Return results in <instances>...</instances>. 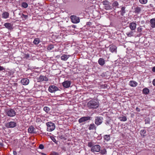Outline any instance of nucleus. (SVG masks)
<instances>
[{
	"mask_svg": "<svg viewBox=\"0 0 155 155\" xmlns=\"http://www.w3.org/2000/svg\"><path fill=\"white\" fill-rule=\"evenodd\" d=\"M99 106L98 101L94 98H91L87 103V107L89 109H96Z\"/></svg>",
	"mask_w": 155,
	"mask_h": 155,
	"instance_id": "nucleus-1",
	"label": "nucleus"
},
{
	"mask_svg": "<svg viewBox=\"0 0 155 155\" xmlns=\"http://www.w3.org/2000/svg\"><path fill=\"white\" fill-rule=\"evenodd\" d=\"M47 127V130L48 131H52L54 130L55 128L54 123L51 122H49L46 123Z\"/></svg>",
	"mask_w": 155,
	"mask_h": 155,
	"instance_id": "nucleus-2",
	"label": "nucleus"
},
{
	"mask_svg": "<svg viewBox=\"0 0 155 155\" xmlns=\"http://www.w3.org/2000/svg\"><path fill=\"white\" fill-rule=\"evenodd\" d=\"M5 113L6 115L9 117H13L16 114V112L15 110L12 108L7 109Z\"/></svg>",
	"mask_w": 155,
	"mask_h": 155,
	"instance_id": "nucleus-3",
	"label": "nucleus"
},
{
	"mask_svg": "<svg viewBox=\"0 0 155 155\" xmlns=\"http://www.w3.org/2000/svg\"><path fill=\"white\" fill-rule=\"evenodd\" d=\"M91 117L90 116L83 117L78 120V122L81 123V125H84L85 124V122L88 120H91Z\"/></svg>",
	"mask_w": 155,
	"mask_h": 155,
	"instance_id": "nucleus-4",
	"label": "nucleus"
},
{
	"mask_svg": "<svg viewBox=\"0 0 155 155\" xmlns=\"http://www.w3.org/2000/svg\"><path fill=\"white\" fill-rule=\"evenodd\" d=\"M103 120V117L99 116H97L95 117L94 123L97 125L99 126L102 124Z\"/></svg>",
	"mask_w": 155,
	"mask_h": 155,
	"instance_id": "nucleus-5",
	"label": "nucleus"
},
{
	"mask_svg": "<svg viewBox=\"0 0 155 155\" xmlns=\"http://www.w3.org/2000/svg\"><path fill=\"white\" fill-rule=\"evenodd\" d=\"M101 149V146L99 145H95L93 146L91 150V151L93 153L98 152H100Z\"/></svg>",
	"mask_w": 155,
	"mask_h": 155,
	"instance_id": "nucleus-6",
	"label": "nucleus"
},
{
	"mask_svg": "<svg viewBox=\"0 0 155 155\" xmlns=\"http://www.w3.org/2000/svg\"><path fill=\"white\" fill-rule=\"evenodd\" d=\"M5 126L8 128H14L17 126V123L14 121H10L6 123Z\"/></svg>",
	"mask_w": 155,
	"mask_h": 155,
	"instance_id": "nucleus-7",
	"label": "nucleus"
},
{
	"mask_svg": "<svg viewBox=\"0 0 155 155\" xmlns=\"http://www.w3.org/2000/svg\"><path fill=\"white\" fill-rule=\"evenodd\" d=\"M48 91L51 93H54L58 91H60L56 86L54 85H50L48 87Z\"/></svg>",
	"mask_w": 155,
	"mask_h": 155,
	"instance_id": "nucleus-8",
	"label": "nucleus"
},
{
	"mask_svg": "<svg viewBox=\"0 0 155 155\" xmlns=\"http://www.w3.org/2000/svg\"><path fill=\"white\" fill-rule=\"evenodd\" d=\"M70 18L72 22L73 23H78L80 22V19L79 17L75 15L71 16Z\"/></svg>",
	"mask_w": 155,
	"mask_h": 155,
	"instance_id": "nucleus-9",
	"label": "nucleus"
},
{
	"mask_svg": "<svg viewBox=\"0 0 155 155\" xmlns=\"http://www.w3.org/2000/svg\"><path fill=\"white\" fill-rule=\"evenodd\" d=\"M136 22H133L130 23L129 27L131 30L135 31L136 28Z\"/></svg>",
	"mask_w": 155,
	"mask_h": 155,
	"instance_id": "nucleus-10",
	"label": "nucleus"
},
{
	"mask_svg": "<svg viewBox=\"0 0 155 155\" xmlns=\"http://www.w3.org/2000/svg\"><path fill=\"white\" fill-rule=\"evenodd\" d=\"M4 25L6 28L10 30H12L13 28V25L10 23H6L4 24Z\"/></svg>",
	"mask_w": 155,
	"mask_h": 155,
	"instance_id": "nucleus-11",
	"label": "nucleus"
},
{
	"mask_svg": "<svg viewBox=\"0 0 155 155\" xmlns=\"http://www.w3.org/2000/svg\"><path fill=\"white\" fill-rule=\"evenodd\" d=\"M71 84V82L70 81H64L62 83V85L63 87L65 88H68Z\"/></svg>",
	"mask_w": 155,
	"mask_h": 155,
	"instance_id": "nucleus-12",
	"label": "nucleus"
},
{
	"mask_svg": "<svg viewBox=\"0 0 155 155\" xmlns=\"http://www.w3.org/2000/svg\"><path fill=\"white\" fill-rule=\"evenodd\" d=\"M29 82V79L26 78L22 79L21 81V82L23 85H27L28 84Z\"/></svg>",
	"mask_w": 155,
	"mask_h": 155,
	"instance_id": "nucleus-13",
	"label": "nucleus"
},
{
	"mask_svg": "<svg viewBox=\"0 0 155 155\" xmlns=\"http://www.w3.org/2000/svg\"><path fill=\"white\" fill-rule=\"evenodd\" d=\"M110 51L112 53L115 52L116 53L117 51V47L115 45H110Z\"/></svg>",
	"mask_w": 155,
	"mask_h": 155,
	"instance_id": "nucleus-14",
	"label": "nucleus"
},
{
	"mask_svg": "<svg viewBox=\"0 0 155 155\" xmlns=\"http://www.w3.org/2000/svg\"><path fill=\"white\" fill-rule=\"evenodd\" d=\"M39 81L42 82L43 81H48V78L45 76L41 75L39 76Z\"/></svg>",
	"mask_w": 155,
	"mask_h": 155,
	"instance_id": "nucleus-15",
	"label": "nucleus"
},
{
	"mask_svg": "<svg viewBox=\"0 0 155 155\" xmlns=\"http://www.w3.org/2000/svg\"><path fill=\"white\" fill-rule=\"evenodd\" d=\"M150 22L151 27L152 28H155V18L151 19Z\"/></svg>",
	"mask_w": 155,
	"mask_h": 155,
	"instance_id": "nucleus-16",
	"label": "nucleus"
},
{
	"mask_svg": "<svg viewBox=\"0 0 155 155\" xmlns=\"http://www.w3.org/2000/svg\"><path fill=\"white\" fill-rule=\"evenodd\" d=\"M98 63L101 66H103L105 64L104 60L102 58H100L98 60Z\"/></svg>",
	"mask_w": 155,
	"mask_h": 155,
	"instance_id": "nucleus-17",
	"label": "nucleus"
},
{
	"mask_svg": "<svg viewBox=\"0 0 155 155\" xmlns=\"http://www.w3.org/2000/svg\"><path fill=\"white\" fill-rule=\"evenodd\" d=\"M96 127L95 124L94 123L91 124H90L88 127V129L89 130H96Z\"/></svg>",
	"mask_w": 155,
	"mask_h": 155,
	"instance_id": "nucleus-18",
	"label": "nucleus"
},
{
	"mask_svg": "<svg viewBox=\"0 0 155 155\" xmlns=\"http://www.w3.org/2000/svg\"><path fill=\"white\" fill-rule=\"evenodd\" d=\"M129 84L131 87H135L137 85V83L135 81H130Z\"/></svg>",
	"mask_w": 155,
	"mask_h": 155,
	"instance_id": "nucleus-19",
	"label": "nucleus"
},
{
	"mask_svg": "<svg viewBox=\"0 0 155 155\" xmlns=\"http://www.w3.org/2000/svg\"><path fill=\"white\" fill-rule=\"evenodd\" d=\"M141 11V9L140 7H137L134 8V12L137 14H139Z\"/></svg>",
	"mask_w": 155,
	"mask_h": 155,
	"instance_id": "nucleus-20",
	"label": "nucleus"
},
{
	"mask_svg": "<svg viewBox=\"0 0 155 155\" xmlns=\"http://www.w3.org/2000/svg\"><path fill=\"white\" fill-rule=\"evenodd\" d=\"M149 91V90L147 88H144L143 89L142 91L143 93L146 95L148 94Z\"/></svg>",
	"mask_w": 155,
	"mask_h": 155,
	"instance_id": "nucleus-21",
	"label": "nucleus"
},
{
	"mask_svg": "<svg viewBox=\"0 0 155 155\" xmlns=\"http://www.w3.org/2000/svg\"><path fill=\"white\" fill-rule=\"evenodd\" d=\"M34 129V127L33 126H31L28 128V132L31 134L33 133H34L33 131Z\"/></svg>",
	"mask_w": 155,
	"mask_h": 155,
	"instance_id": "nucleus-22",
	"label": "nucleus"
},
{
	"mask_svg": "<svg viewBox=\"0 0 155 155\" xmlns=\"http://www.w3.org/2000/svg\"><path fill=\"white\" fill-rule=\"evenodd\" d=\"M69 58V56L66 54H64L61 57V59L62 60L66 61Z\"/></svg>",
	"mask_w": 155,
	"mask_h": 155,
	"instance_id": "nucleus-23",
	"label": "nucleus"
},
{
	"mask_svg": "<svg viewBox=\"0 0 155 155\" xmlns=\"http://www.w3.org/2000/svg\"><path fill=\"white\" fill-rule=\"evenodd\" d=\"M112 5L113 9L115 10L116 9V7L119 5V4L117 1H115L114 2Z\"/></svg>",
	"mask_w": 155,
	"mask_h": 155,
	"instance_id": "nucleus-24",
	"label": "nucleus"
},
{
	"mask_svg": "<svg viewBox=\"0 0 155 155\" xmlns=\"http://www.w3.org/2000/svg\"><path fill=\"white\" fill-rule=\"evenodd\" d=\"M9 13L7 12H5L2 14V17L5 18H8Z\"/></svg>",
	"mask_w": 155,
	"mask_h": 155,
	"instance_id": "nucleus-25",
	"label": "nucleus"
},
{
	"mask_svg": "<svg viewBox=\"0 0 155 155\" xmlns=\"http://www.w3.org/2000/svg\"><path fill=\"white\" fill-rule=\"evenodd\" d=\"M40 42V40L38 38H35V39L33 43L35 45H38Z\"/></svg>",
	"mask_w": 155,
	"mask_h": 155,
	"instance_id": "nucleus-26",
	"label": "nucleus"
},
{
	"mask_svg": "<svg viewBox=\"0 0 155 155\" xmlns=\"http://www.w3.org/2000/svg\"><path fill=\"white\" fill-rule=\"evenodd\" d=\"M118 118L121 121H125L127 120V117L125 116L119 117Z\"/></svg>",
	"mask_w": 155,
	"mask_h": 155,
	"instance_id": "nucleus-27",
	"label": "nucleus"
},
{
	"mask_svg": "<svg viewBox=\"0 0 155 155\" xmlns=\"http://www.w3.org/2000/svg\"><path fill=\"white\" fill-rule=\"evenodd\" d=\"M104 138L105 140L108 141L110 140V135H105L104 136Z\"/></svg>",
	"mask_w": 155,
	"mask_h": 155,
	"instance_id": "nucleus-28",
	"label": "nucleus"
},
{
	"mask_svg": "<svg viewBox=\"0 0 155 155\" xmlns=\"http://www.w3.org/2000/svg\"><path fill=\"white\" fill-rule=\"evenodd\" d=\"M133 31L131 30L129 32H128L126 33L127 35L129 37H131L133 36Z\"/></svg>",
	"mask_w": 155,
	"mask_h": 155,
	"instance_id": "nucleus-29",
	"label": "nucleus"
},
{
	"mask_svg": "<svg viewBox=\"0 0 155 155\" xmlns=\"http://www.w3.org/2000/svg\"><path fill=\"white\" fill-rule=\"evenodd\" d=\"M125 8V7H122L121 8L120 12H121V15L122 16L124 15V14L126 12Z\"/></svg>",
	"mask_w": 155,
	"mask_h": 155,
	"instance_id": "nucleus-30",
	"label": "nucleus"
},
{
	"mask_svg": "<svg viewBox=\"0 0 155 155\" xmlns=\"http://www.w3.org/2000/svg\"><path fill=\"white\" fill-rule=\"evenodd\" d=\"M100 153L102 155L106 154L107 153V151L105 149H103L100 150Z\"/></svg>",
	"mask_w": 155,
	"mask_h": 155,
	"instance_id": "nucleus-31",
	"label": "nucleus"
},
{
	"mask_svg": "<svg viewBox=\"0 0 155 155\" xmlns=\"http://www.w3.org/2000/svg\"><path fill=\"white\" fill-rule=\"evenodd\" d=\"M54 48V46L53 45H50L48 46L47 49L48 50L50 51L52 49H53Z\"/></svg>",
	"mask_w": 155,
	"mask_h": 155,
	"instance_id": "nucleus-32",
	"label": "nucleus"
},
{
	"mask_svg": "<svg viewBox=\"0 0 155 155\" xmlns=\"http://www.w3.org/2000/svg\"><path fill=\"white\" fill-rule=\"evenodd\" d=\"M28 4L26 2H22L21 3V6L24 8H27L28 7Z\"/></svg>",
	"mask_w": 155,
	"mask_h": 155,
	"instance_id": "nucleus-33",
	"label": "nucleus"
},
{
	"mask_svg": "<svg viewBox=\"0 0 155 155\" xmlns=\"http://www.w3.org/2000/svg\"><path fill=\"white\" fill-rule=\"evenodd\" d=\"M50 108L47 106L43 108V110L46 113H48L50 110Z\"/></svg>",
	"mask_w": 155,
	"mask_h": 155,
	"instance_id": "nucleus-34",
	"label": "nucleus"
},
{
	"mask_svg": "<svg viewBox=\"0 0 155 155\" xmlns=\"http://www.w3.org/2000/svg\"><path fill=\"white\" fill-rule=\"evenodd\" d=\"M103 4L105 6L109 5L110 2L107 0H105L102 2Z\"/></svg>",
	"mask_w": 155,
	"mask_h": 155,
	"instance_id": "nucleus-35",
	"label": "nucleus"
},
{
	"mask_svg": "<svg viewBox=\"0 0 155 155\" xmlns=\"http://www.w3.org/2000/svg\"><path fill=\"white\" fill-rule=\"evenodd\" d=\"M139 2L141 4H146L147 2V0H139Z\"/></svg>",
	"mask_w": 155,
	"mask_h": 155,
	"instance_id": "nucleus-36",
	"label": "nucleus"
},
{
	"mask_svg": "<svg viewBox=\"0 0 155 155\" xmlns=\"http://www.w3.org/2000/svg\"><path fill=\"white\" fill-rule=\"evenodd\" d=\"M143 28L142 27L140 26L138 27L137 29V31L138 33H140L143 30Z\"/></svg>",
	"mask_w": 155,
	"mask_h": 155,
	"instance_id": "nucleus-37",
	"label": "nucleus"
},
{
	"mask_svg": "<svg viewBox=\"0 0 155 155\" xmlns=\"http://www.w3.org/2000/svg\"><path fill=\"white\" fill-rule=\"evenodd\" d=\"M94 143L92 141L89 142L88 143V146L89 147H92L93 146Z\"/></svg>",
	"mask_w": 155,
	"mask_h": 155,
	"instance_id": "nucleus-38",
	"label": "nucleus"
},
{
	"mask_svg": "<svg viewBox=\"0 0 155 155\" xmlns=\"http://www.w3.org/2000/svg\"><path fill=\"white\" fill-rule=\"evenodd\" d=\"M146 133V131L145 130H141L140 131V133L141 135H143V136H144V134Z\"/></svg>",
	"mask_w": 155,
	"mask_h": 155,
	"instance_id": "nucleus-39",
	"label": "nucleus"
},
{
	"mask_svg": "<svg viewBox=\"0 0 155 155\" xmlns=\"http://www.w3.org/2000/svg\"><path fill=\"white\" fill-rule=\"evenodd\" d=\"M145 124H149L150 123V120L149 118H146L145 120Z\"/></svg>",
	"mask_w": 155,
	"mask_h": 155,
	"instance_id": "nucleus-40",
	"label": "nucleus"
},
{
	"mask_svg": "<svg viewBox=\"0 0 155 155\" xmlns=\"http://www.w3.org/2000/svg\"><path fill=\"white\" fill-rule=\"evenodd\" d=\"M104 8L107 10H109L111 9L110 6L109 5L105 6Z\"/></svg>",
	"mask_w": 155,
	"mask_h": 155,
	"instance_id": "nucleus-41",
	"label": "nucleus"
},
{
	"mask_svg": "<svg viewBox=\"0 0 155 155\" xmlns=\"http://www.w3.org/2000/svg\"><path fill=\"white\" fill-rule=\"evenodd\" d=\"M50 155H59L58 153L57 152H55L53 151L52 152H51L50 154Z\"/></svg>",
	"mask_w": 155,
	"mask_h": 155,
	"instance_id": "nucleus-42",
	"label": "nucleus"
},
{
	"mask_svg": "<svg viewBox=\"0 0 155 155\" xmlns=\"http://www.w3.org/2000/svg\"><path fill=\"white\" fill-rule=\"evenodd\" d=\"M39 147L40 149H43L44 148V145L42 144H41L39 145Z\"/></svg>",
	"mask_w": 155,
	"mask_h": 155,
	"instance_id": "nucleus-43",
	"label": "nucleus"
},
{
	"mask_svg": "<svg viewBox=\"0 0 155 155\" xmlns=\"http://www.w3.org/2000/svg\"><path fill=\"white\" fill-rule=\"evenodd\" d=\"M91 25V22H87V23L86 25L87 26V27H90V25Z\"/></svg>",
	"mask_w": 155,
	"mask_h": 155,
	"instance_id": "nucleus-44",
	"label": "nucleus"
},
{
	"mask_svg": "<svg viewBox=\"0 0 155 155\" xmlns=\"http://www.w3.org/2000/svg\"><path fill=\"white\" fill-rule=\"evenodd\" d=\"M51 138L54 142L55 143H56L57 141H56L54 137H52Z\"/></svg>",
	"mask_w": 155,
	"mask_h": 155,
	"instance_id": "nucleus-45",
	"label": "nucleus"
},
{
	"mask_svg": "<svg viewBox=\"0 0 155 155\" xmlns=\"http://www.w3.org/2000/svg\"><path fill=\"white\" fill-rule=\"evenodd\" d=\"M5 68H4L3 67L0 66V71H2L3 70L5 71Z\"/></svg>",
	"mask_w": 155,
	"mask_h": 155,
	"instance_id": "nucleus-46",
	"label": "nucleus"
},
{
	"mask_svg": "<svg viewBox=\"0 0 155 155\" xmlns=\"http://www.w3.org/2000/svg\"><path fill=\"white\" fill-rule=\"evenodd\" d=\"M22 17L24 18H25L26 19L28 18V16L27 15H25L23 14H22Z\"/></svg>",
	"mask_w": 155,
	"mask_h": 155,
	"instance_id": "nucleus-47",
	"label": "nucleus"
},
{
	"mask_svg": "<svg viewBox=\"0 0 155 155\" xmlns=\"http://www.w3.org/2000/svg\"><path fill=\"white\" fill-rule=\"evenodd\" d=\"M136 110L138 112H140V109L138 107H137L136 108Z\"/></svg>",
	"mask_w": 155,
	"mask_h": 155,
	"instance_id": "nucleus-48",
	"label": "nucleus"
},
{
	"mask_svg": "<svg viewBox=\"0 0 155 155\" xmlns=\"http://www.w3.org/2000/svg\"><path fill=\"white\" fill-rule=\"evenodd\" d=\"M153 84L154 86H155V79H153Z\"/></svg>",
	"mask_w": 155,
	"mask_h": 155,
	"instance_id": "nucleus-49",
	"label": "nucleus"
},
{
	"mask_svg": "<svg viewBox=\"0 0 155 155\" xmlns=\"http://www.w3.org/2000/svg\"><path fill=\"white\" fill-rule=\"evenodd\" d=\"M152 71L153 72H155V66L153 67L152 69Z\"/></svg>",
	"mask_w": 155,
	"mask_h": 155,
	"instance_id": "nucleus-50",
	"label": "nucleus"
},
{
	"mask_svg": "<svg viewBox=\"0 0 155 155\" xmlns=\"http://www.w3.org/2000/svg\"><path fill=\"white\" fill-rule=\"evenodd\" d=\"M3 144L1 142H0V147H2L3 146Z\"/></svg>",
	"mask_w": 155,
	"mask_h": 155,
	"instance_id": "nucleus-51",
	"label": "nucleus"
},
{
	"mask_svg": "<svg viewBox=\"0 0 155 155\" xmlns=\"http://www.w3.org/2000/svg\"><path fill=\"white\" fill-rule=\"evenodd\" d=\"M105 124L107 125L108 124H109V122L108 121H106V122H105Z\"/></svg>",
	"mask_w": 155,
	"mask_h": 155,
	"instance_id": "nucleus-52",
	"label": "nucleus"
},
{
	"mask_svg": "<svg viewBox=\"0 0 155 155\" xmlns=\"http://www.w3.org/2000/svg\"><path fill=\"white\" fill-rule=\"evenodd\" d=\"M13 154L14 155H16L17 154L16 152V151H14L13 152Z\"/></svg>",
	"mask_w": 155,
	"mask_h": 155,
	"instance_id": "nucleus-53",
	"label": "nucleus"
},
{
	"mask_svg": "<svg viewBox=\"0 0 155 155\" xmlns=\"http://www.w3.org/2000/svg\"><path fill=\"white\" fill-rule=\"evenodd\" d=\"M41 154H42V155H47L46 154L43 153H42Z\"/></svg>",
	"mask_w": 155,
	"mask_h": 155,
	"instance_id": "nucleus-54",
	"label": "nucleus"
},
{
	"mask_svg": "<svg viewBox=\"0 0 155 155\" xmlns=\"http://www.w3.org/2000/svg\"><path fill=\"white\" fill-rule=\"evenodd\" d=\"M29 56V55L28 54L27 55V57H28Z\"/></svg>",
	"mask_w": 155,
	"mask_h": 155,
	"instance_id": "nucleus-55",
	"label": "nucleus"
}]
</instances>
